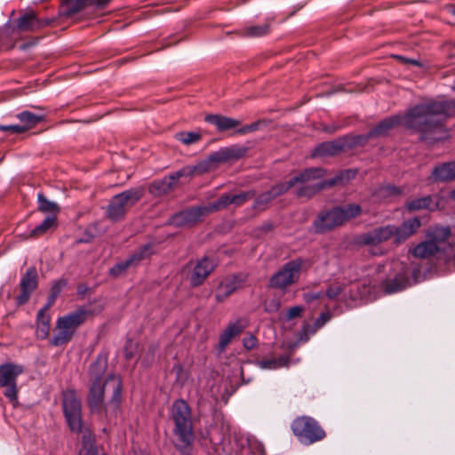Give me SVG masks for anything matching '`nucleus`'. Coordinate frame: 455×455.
<instances>
[{
    "mask_svg": "<svg viewBox=\"0 0 455 455\" xmlns=\"http://www.w3.org/2000/svg\"><path fill=\"white\" fill-rule=\"evenodd\" d=\"M205 120L211 124H213L218 130L227 131L229 129L236 128L240 125V121L222 116L209 115L205 117Z\"/></svg>",
    "mask_w": 455,
    "mask_h": 455,
    "instance_id": "obj_29",
    "label": "nucleus"
},
{
    "mask_svg": "<svg viewBox=\"0 0 455 455\" xmlns=\"http://www.w3.org/2000/svg\"><path fill=\"white\" fill-rule=\"evenodd\" d=\"M402 191L400 188L394 186H386L380 188L379 190V196H389L401 195Z\"/></svg>",
    "mask_w": 455,
    "mask_h": 455,
    "instance_id": "obj_48",
    "label": "nucleus"
},
{
    "mask_svg": "<svg viewBox=\"0 0 455 455\" xmlns=\"http://www.w3.org/2000/svg\"><path fill=\"white\" fill-rule=\"evenodd\" d=\"M280 302L278 300H272L266 305V310L268 312H275L280 308Z\"/></svg>",
    "mask_w": 455,
    "mask_h": 455,
    "instance_id": "obj_56",
    "label": "nucleus"
},
{
    "mask_svg": "<svg viewBox=\"0 0 455 455\" xmlns=\"http://www.w3.org/2000/svg\"><path fill=\"white\" fill-rule=\"evenodd\" d=\"M450 198L453 201H455V188L451 191L450 193Z\"/></svg>",
    "mask_w": 455,
    "mask_h": 455,
    "instance_id": "obj_61",
    "label": "nucleus"
},
{
    "mask_svg": "<svg viewBox=\"0 0 455 455\" xmlns=\"http://www.w3.org/2000/svg\"><path fill=\"white\" fill-rule=\"evenodd\" d=\"M129 346H132V342L128 343L125 347V356L126 358H132L133 356L132 352L128 351Z\"/></svg>",
    "mask_w": 455,
    "mask_h": 455,
    "instance_id": "obj_60",
    "label": "nucleus"
},
{
    "mask_svg": "<svg viewBox=\"0 0 455 455\" xmlns=\"http://www.w3.org/2000/svg\"><path fill=\"white\" fill-rule=\"evenodd\" d=\"M344 223L345 218L339 207L320 215L315 221V228L318 232H325Z\"/></svg>",
    "mask_w": 455,
    "mask_h": 455,
    "instance_id": "obj_15",
    "label": "nucleus"
},
{
    "mask_svg": "<svg viewBox=\"0 0 455 455\" xmlns=\"http://www.w3.org/2000/svg\"><path fill=\"white\" fill-rule=\"evenodd\" d=\"M75 333L74 331L59 318L56 323V332L51 340V344L54 347L67 344L72 339Z\"/></svg>",
    "mask_w": 455,
    "mask_h": 455,
    "instance_id": "obj_24",
    "label": "nucleus"
},
{
    "mask_svg": "<svg viewBox=\"0 0 455 455\" xmlns=\"http://www.w3.org/2000/svg\"><path fill=\"white\" fill-rule=\"evenodd\" d=\"M108 367V360L106 355H100L97 357L95 362L91 365L90 377L91 381L103 383L106 379H103L105 372Z\"/></svg>",
    "mask_w": 455,
    "mask_h": 455,
    "instance_id": "obj_27",
    "label": "nucleus"
},
{
    "mask_svg": "<svg viewBox=\"0 0 455 455\" xmlns=\"http://www.w3.org/2000/svg\"><path fill=\"white\" fill-rule=\"evenodd\" d=\"M290 356L289 355H281L277 358L262 360L259 362V366L262 369H270L275 370L281 367H286L289 365Z\"/></svg>",
    "mask_w": 455,
    "mask_h": 455,
    "instance_id": "obj_36",
    "label": "nucleus"
},
{
    "mask_svg": "<svg viewBox=\"0 0 455 455\" xmlns=\"http://www.w3.org/2000/svg\"><path fill=\"white\" fill-rule=\"evenodd\" d=\"M65 283H66L64 281L60 280L53 284V286L52 287V294H51L50 301L47 305V307H50L52 305L53 301L55 300L56 297L60 292V291H61L62 287L65 285Z\"/></svg>",
    "mask_w": 455,
    "mask_h": 455,
    "instance_id": "obj_47",
    "label": "nucleus"
},
{
    "mask_svg": "<svg viewBox=\"0 0 455 455\" xmlns=\"http://www.w3.org/2000/svg\"><path fill=\"white\" fill-rule=\"evenodd\" d=\"M109 0H92V3L90 5H95L99 8H104L108 4Z\"/></svg>",
    "mask_w": 455,
    "mask_h": 455,
    "instance_id": "obj_57",
    "label": "nucleus"
},
{
    "mask_svg": "<svg viewBox=\"0 0 455 455\" xmlns=\"http://www.w3.org/2000/svg\"><path fill=\"white\" fill-rule=\"evenodd\" d=\"M176 140L184 145L196 143L199 140V132H180L175 134Z\"/></svg>",
    "mask_w": 455,
    "mask_h": 455,
    "instance_id": "obj_40",
    "label": "nucleus"
},
{
    "mask_svg": "<svg viewBox=\"0 0 455 455\" xmlns=\"http://www.w3.org/2000/svg\"><path fill=\"white\" fill-rule=\"evenodd\" d=\"M63 411L71 431L82 432L81 401L72 390L63 395Z\"/></svg>",
    "mask_w": 455,
    "mask_h": 455,
    "instance_id": "obj_9",
    "label": "nucleus"
},
{
    "mask_svg": "<svg viewBox=\"0 0 455 455\" xmlns=\"http://www.w3.org/2000/svg\"><path fill=\"white\" fill-rule=\"evenodd\" d=\"M171 419L174 423L173 434L176 447L186 455H189L194 442L191 412L183 400L176 401L171 408Z\"/></svg>",
    "mask_w": 455,
    "mask_h": 455,
    "instance_id": "obj_3",
    "label": "nucleus"
},
{
    "mask_svg": "<svg viewBox=\"0 0 455 455\" xmlns=\"http://www.w3.org/2000/svg\"><path fill=\"white\" fill-rule=\"evenodd\" d=\"M375 286H376V283H373V284L369 283V285H368V286H366V284H365V283H363V290H362V291H360V292H359V296H360L361 298H364V297H366V296L370 295V294H371V291L375 288Z\"/></svg>",
    "mask_w": 455,
    "mask_h": 455,
    "instance_id": "obj_55",
    "label": "nucleus"
},
{
    "mask_svg": "<svg viewBox=\"0 0 455 455\" xmlns=\"http://www.w3.org/2000/svg\"><path fill=\"white\" fill-rule=\"evenodd\" d=\"M454 89H455V87H454Z\"/></svg>",
    "mask_w": 455,
    "mask_h": 455,
    "instance_id": "obj_63",
    "label": "nucleus"
},
{
    "mask_svg": "<svg viewBox=\"0 0 455 455\" xmlns=\"http://www.w3.org/2000/svg\"><path fill=\"white\" fill-rule=\"evenodd\" d=\"M243 281L244 280L238 275L226 277L217 288L216 299L218 301H224L233 292L242 287Z\"/></svg>",
    "mask_w": 455,
    "mask_h": 455,
    "instance_id": "obj_20",
    "label": "nucleus"
},
{
    "mask_svg": "<svg viewBox=\"0 0 455 455\" xmlns=\"http://www.w3.org/2000/svg\"><path fill=\"white\" fill-rule=\"evenodd\" d=\"M444 260L446 262L453 261L455 263V245L447 244L443 249Z\"/></svg>",
    "mask_w": 455,
    "mask_h": 455,
    "instance_id": "obj_50",
    "label": "nucleus"
},
{
    "mask_svg": "<svg viewBox=\"0 0 455 455\" xmlns=\"http://www.w3.org/2000/svg\"><path fill=\"white\" fill-rule=\"evenodd\" d=\"M305 262L297 259L287 262L269 280V285L273 288L285 291L287 287L299 281Z\"/></svg>",
    "mask_w": 455,
    "mask_h": 455,
    "instance_id": "obj_7",
    "label": "nucleus"
},
{
    "mask_svg": "<svg viewBox=\"0 0 455 455\" xmlns=\"http://www.w3.org/2000/svg\"><path fill=\"white\" fill-rule=\"evenodd\" d=\"M427 236L428 240L442 247V244L451 236V229L448 227L435 226L428 229Z\"/></svg>",
    "mask_w": 455,
    "mask_h": 455,
    "instance_id": "obj_31",
    "label": "nucleus"
},
{
    "mask_svg": "<svg viewBox=\"0 0 455 455\" xmlns=\"http://www.w3.org/2000/svg\"><path fill=\"white\" fill-rule=\"evenodd\" d=\"M198 212L197 210H193L190 212H180L176 215L173 219V221L177 225L187 224L192 221H196L197 220Z\"/></svg>",
    "mask_w": 455,
    "mask_h": 455,
    "instance_id": "obj_41",
    "label": "nucleus"
},
{
    "mask_svg": "<svg viewBox=\"0 0 455 455\" xmlns=\"http://www.w3.org/2000/svg\"><path fill=\"white\" fill-rule=\"evenodd\" d=\"M216 262L212 258H204L201 260V276L207 277L215 268Z\"/></svg>",
    "mask_w": 455,
    "mask_h": 455,
    "instance_id": "obj_44",
    "label": "nucleus"
},
{
    "mask_svg": "<svg viewBox=\"0 0 455 455\" xmlns=\"http://www.w3.org/2000/svg\"><path fill=\"white\" fill-rule=\"evenodd\" d=\"M153 252L152 245L146 244L143 247L136 251L127 259L116 263L109 270L111 275L117 277L123 275L129 267L137 266L141 260L148 258Z\"/></svg>",
    "mask_w": 455,
    "mask_h": 455,
    "instance_id": "obj_12",
    "label": "nucleus"
},
{
    "mask_svg": "<svg viewBox=\"0 0 455 455\" xmlns=\"http://www.w3.org/2000/svg\"><path fill=\"white\" fill-rule=\"evenodd\" d=\"M323 297V293L319 291V292H309V293H305L303 295V298L305 299V301L307 303H311L312 301L315 300V299H322Z\"/></svg>",
    "mask_w": 455,
    "mask_h": 455,
    "instance_id": "obj_53",
    "label": "nucleus"
},
{
    "mask_svg": "<svg viewBox=\"0 0 455 455\" xmlns=\"http://www.w3.org/2000/svg\"><path fill=\"white\" fill-rule=\"evenodd\" d=\"M323 175V171L319 168L306 169L298 175L291 178L289 181L279 183L271 188L268 193H271L273 198L284 194L291 188L296 186L298 183H305L313 179H319Z\"/></svg>",
    "mask_w": 455,
    "mask_h": 455,
    "instance_id": "obj_10",
    "label": "nucleus"
},
{
    "mask_svg": "<svg viewBox=\"0 0 455 455\" xmlns=\"http://www.w3.org/2000/svg\"><path fill=\"white\" fill-rule=\"evenodd\" d=\"M144 196V188L140 187L127 189L111 198L107 207V217L112 221H118L124 218L130 208L139 202Z\"/></svg>",
    "mask_w": 455,
    "mask_h": 455,
    "instance_id": "obj_5",
    "label": "nucleus"
},
{
    "mask_svg": "<svg viewBox=\"0 0 455 455\" xmlns=\"http://www.w3.org/2000/svg\"><path fill=\"white\" fill-rule=\"evenodd\" d=\"M271 228L270 225L266 226V229L269 230Z\"/></svg>",
    "mask_w": 455,
    "mask_h": 455,
    "instance_id": "obj_62",
    "label": "nucleus"
},
{
    "mask_svg": "<svg viewBox=\"0 0 455 455\" xmlns=\"http://www.w3.org/2000/svg\"><path fill=\"white\" fill-rule=\"evenodd\" d=\"M245 329V324L242 320L230 323L220 337L219 346L224 349L230 341L238 336Z\"/></svg>",
    "mask_w": 455,
    "mask_h": 455,
    "instance_id": "obj_23",
    "label": "nucleus"
},
{
    "mask_svg": "<svg viewBox=\"0 0 455 455\" xmlns=\"http://www.w3.org/2000/svg\"><path fill=\"white\" fill-rule=\"evenodd\" d=\"M255 196V192L253 190H249L246 192H242L236 195L225 194L222 195L211 207L209 211L212 210H221L226 208L230 204H235V206H240L246 203L247 201L253 198Z\"/></svg>",
    "mask_w": 455,
    "mask_h": 455,
    "instance_id": "obj_18",
    "label": "nucleus"
},
{
    "mask_svg": "<svg viewBox=\"0 0 455 455\" xmlns=\"http://www.w3.org/2000/svg\"><path fill=\"white\" fill-rule=\"evenodd\" d=\"M92 0H63L61 8L65 16H71L90 5Z\"/></svg>",
    "mask_w": 455,
    "mask_h": 455,
    "instance_id": "obj_34",
    "label": "nucleus"
},
{
    "mask_svg": "<svg viewBox=\"0 0 455 455\" xmlns=\"http://www.w3.org/2000/svg\"><path fill=\"white\" fill-rule=\"evenodd\" d=\"M315 179H313L305 183H298L297 185H299L300 187L297 190V196L299 197H307L309 198L315 195L320 190L327 188L331 187L338 181L339 179H332L328 181H320L315 184H309V182L315 180Z\"/></svg>",
    "mask_w": 455,
    "mask_h": 455,
    "instance_id": "obj_21",
    "label": "nucleus"
},
{
    "mask_svg": "<svg viewBox=\"0 0 455 455\" xmlns=\"http://www.w3.org/2000/svg\"><path fill=\"white\" fill-rule=\"evenodd\" d=\"M455 114L454 100H429L410 108L403 115H397L380 121L368 133V138L386 135L397 125H403L421 133L423 140L436 141L444 138L442 118Z\"/></svg>",
    "mask_w": 455,
    "mask_h": 455,
    "instance_id": "obj_1",
    "label": "nucleus"
},
{
    "mask_svg": "<svg viewBox=\"0 0 455 455\" xmlns=\"http://www.w3.org/2000/svg\"><path fill=\"white\" fill-rule=\"evenodd\" d=\"M198 166L188 165L170 175L153 181L148 187V192L155 197L164 196L172 192L180 184L188 182L197 172Z\"/></svg>",
    "mask_w": 455,
    "mask_h": 455,
    "instance_id": "obj_4",
    "label": "nucleus"
},
{
    "mask_svg": "<svg viewBox=\"0 0 455 455\" xmlns=\"http://www.w3.org/2000/svg\"><path fill=\"white\" fill-rule=\"evenodd\" d=\"M419 218H412L404 221L401 226H394V243L399 245L410 238L420 228Z\"/></svg>",
    "mask_w": 455,
    "mask_h": 455,
    "instance_id": "obj_19",
    "label": "nucleus"
},
{
    "mask_svg": "<svg viewBox=\"0 0 455 455\" xmlns=\"http://www.w3.org/2000/svg\"><path fill=\"white\" fill-rule=\"evenodd\" d=\"M331 318V315L330 312H323L315 320L314 327L311 329L309 324L304 325L303 331L305 332V334H307V332L314 334L317 329L323 326L328 321H330Z\"/></svg>",
    "mask_w": 455,
    "mask_h": 455,
    "instance_id": "obj_38",
    "label": "nucleus"
},
{
    "mask_svg": "<svg viewBox=\"0 0 455 455\" xmlns=\"http://www.w3.org/2000/svg\"><path fill=\"white\" fill-rule=\"evenodd\" d=\"M37 287V272L36 267L27 269L26 274L20 280V294L17 297L20 305L26 303L33 291Z\"/></svg>",
    "mask_w": 455,
    "mask_h": 455,
    "instance_id": "obj_16",
    "label": "nucleus"
},
{
    "mask_svg": "<svg viewBox=\"0 0 455 455\" xmlns=\"http://www.w3.org/2000/svg\"><path fill=\"white\" fill-rule=\"evenodd\" d=\"M51 22L52 20L48 19H39L34 11L29 10L17 19L16 25L20 31L35 32L50 25Z\"/></svg>",
    "mask_w": 455,
    "mask_h": 455,
    "instance_id": "obj_14",
    "label": "nucleus"
},
{
    "mask_svg": "<svg viewBox=\"0 0 455 455\" xmlns=\"http://www.w3.org/2000/svg\"><path fill=\"white\" fill-rule=\"evenodd\" d=\"M89 315L90 312L88 310L78 308L72 313L60 317V319L76 332L77 328L86 321Z\"/></svg>",
    "mask_w": 455,
    "mask_h": 455,
    "instance_id": "obj_26",
    "label": "nucleus"
},
{
    "mask_svg": "<svg viewBox=\"0 0 455 455\" xmlns=\"http://www.w3.org/2000/svg\"><path fill=\"white\" fill-rule=\"evenodd\" d=\"M339 129H340V126L336 125V124H332V125L324 127V131H326L328 132H335L336 131H338Z\"/></svg>",
    "mask_w": 455,
    "mask_h": 455,
    "instance_id": "obj_59",
    "label": "nucleus"
},
{
    "mask_svg": "<svg viewBox=\"0 0 455 455\" xmlns=\"http://www.w3.org/2000/svg\"><path fill=\"white\" fill-rule=\"evenodd\" d=\"M122 384L119 377L108 376L103 383L92 382L88 404L92 412L116 411L121 403Z\"/></svg>",
    "mask_w": 455,
    "mask_h": 455,
    "instance_id": "obj_2",
    "label": "nucleus"
},
{
    "mask_svg": "<svg viewBox=\"0 0 455 455\" xmlns=\"http://www.w3.org/2000/svg\"><path fill=\"white\" fill-rule=\"evenodd\" d=\"M0 131L4 132H11L12 133H23L24 129L21 127V125H0Z\"/></svg>",
    "mask_w": 455,
    "mask_h": 455,
    "instance_id": "obj_52",
    "label": "nucleus"
},
{
    "mask_svg": "<svg viewBox=\"0 0 455 455\" xmlns=\"http://www.w3.org/2000/svg\"><path fill=\"white\" fill-rule=\"evenodd\" d=\"M342 291H343L342 284H340L339 283H331L329 286V288L327 289L326 296L329 299H333L337 298L341 293Z\"/></svg>",
    "mask_w": 455,
    "mask_h": 455,
    "instance_id": "obj_46",
    "label": "nucleus"
},
{
    "mask_svg": "<svg viewBox=\"0 0 455 455\" xmlns=\"http://www.w3.org/2000/svg\"><path fill=\"white\" fill-rule=\"evenodd\" d=\"M17 118L22 123L21 127L24 132L34 128L36 124L43 122V115H36L30 111H22L17 115Z\"/></svg>",
    "mask_w": 455,
    "mask_h": 455,
    "instance_id": "obj_33",
    "label": "nucleus"
},
{
    "mask_svg": "<svg viewBox=\"0 0 455 455\" xmlns=\"http://www.w3.org/2000/svg\"><path fill=\"white\" fill-rule=\"evenodd\" d=\"M340 208L345 218V222L359 216L362 212V208L360 205L355 204H348Z\"/></svg>",
    "mask_w": 455,
    "mask_h": 455,
    "instance_id": "obj_42",
    "label": "nucleus"
},
{
    "mask_svg": "<svg viewBox=\"0 0 455 455\" xmlns=\"http://www.w3.org/2000/svg\"><path fill=\"white\" fill-rule=\"evenodd\" d=\"M444 247H440L439 244H435L433 241L427 240L417 244L415 247L410 250V252L418 259H425L431 257L438 256L440 259L444 260Z\"/></svg>",
    "mask_w": 455,
    "mask_h": 455,
    "instance_id": "obj_17",
    "label": "nucleus"
},
{
    "mask_svg": "<svg viewBox=\"0 0 455 455\" xmlns=\"http://www.w3.org/2000/svg\"><path fill=\"white\" fill-rule=\"evenodd\" d=\"M269 28L267 24L251 26L245 29V34L249 36H261L268 33Z\"/></svg>",
    "mask_w": 455,
    "mask_h": 455,
    "instance_id": "obj_45",
    "label": "nucleus"
},
{
    "mask_svg": "<svg viewBox=\"0 0 455 455\" xmlns=\"http://www.w3.org/2000/svg\"><path fill=\"white\" fill-rule=\"evenodd\" d=\"M56 218L54 216H49L34 229L31 230L29 237L36 238L45 234L55 223Z\"/></svg>",
    "mask_w": 455,
    "mask_h": 455,
    "instance_id": "obj_37",
    "label": "nucleus"
},
{
    "mask_svg": "<svg viewBox=\"0 0 455 455\" xmlns=\"http://www.w3.org/2000/svg\"><path fill=\"white\" fill-rule=\"evenodd\" d=\"M257 343H258L257 339L253 335H250L243 339V347L248 350H251V349H253L254 347H256Z\"/></svg>",
    "mask_w": 455,
    "mask_h": 455,
    "instance_id": "obj_51",
    "label": "nucleus"
},
{
    "mask_svg": "<svg viewBox=\"0 0 455 455\" xmlns=\"http://www.w3.org/2000/svg\"><path fill=\"white\" fill-rule=\"evenodd\" d=\"M248 148L240 145L222 148L209 156L208 164H222L237 161L246 156Z\"/></svg>",
    "mask_w": 455,
    "mask_h": 455,
    "instance_id": "obj_11",
    "label": "nucleus"
},
{
    "mask_svg": "<svg viewBox=\"0 0 455 455\" xmlns=\"http://www.w3.org/2000/svg\"><path fill=\"white\" fill-rule=\"evenodd\" d=\"M198 266L199 265H196L195 267L194 274H193V276H192V279H191L192 284L195 285V286L199 283V272L197 271Z\"/></svg>",
    "mask_w": 455,
    "mask_h": 455,
    "instance_id": "obj_58",
    "label": "nucleus"
},
{
    "mask_svg": "<svg viewBox=\"0 0 455 455\" xmlns=\"http://www.w3.org/2000/svg\"><path fill=\"white\" fill-rule=\"evenodd\" d=\"M273 199V196L268 191L262 193L255 199L253 208L258 211H263Z\"/></svg>",
    "mask_w": 455,
    "mask_h": 455,
    "instance_id": "obj_43",
    "label": "nucleus"
},
{
    "mask_svg": "<svg viewBox=\"0 0 455 455\" xmlns=\"http://www.w3.org/2000/svg\"><path fill=\"white\" fill-rule=\"evenodd\" d=\"M394 225L377 228L361 235L358 238V242L363 245L376 246L390 238H394Z\"/></svg>",
    "mask_w": 455,
    "mask_h": 455,
    "instance_id": "obj_13",
    "label": "nucleus"
},
{
    "mask_svg": "<svg viewBox=\"0 0 455 455\" xmlns=\"http://www.w3.org/2000/svg\"><path fill=\"white\" fill-rule=\"evenodd\" d=\"M408 277L405 271H401L393 279H388L384 283L387 293H394L404 289L408 284Z\"/></svg>",
    "mask_w": 455,
    "mask_h": 455,
    "instance_id": "obj_28",
    "label": "nucleus"
},
{
    "mask_svg": "<svg viewBox=\"0 0 455 455\" xmlns=\"http://www.w3.org/2000/svg\"><path fill=\"white\" fill-rule=\"evenodd\" d=\"M38 209L42 212H57L59 211L58 205L46 199L43 194H38Z\"/></svg>",
    "mask_w": 455,
    "mask_h": 455,
    "instance_id": "obj_39",
    "label": "nucleus"
},
{
    "mask_svg": "<svg viewBox=\"0 0 455 455\" xmlns=\"http://www.w3.org/2000/svg\"><path fill=\"white\" fill-rule=\"evenodd\" d=\"M345 147L346 142L343 140L323 142L314 150L312 156H334L343 151Z\"/></svg>",
    "mask_w": 455,
    "mask_h": 455,
    "instance_id": "obj_22",
    "label": "nucleus"
},
{
    "mask_svg": "<svg viewBox=\"0 0 455 455\" xmlns=\"http://www.w3.org/2000/svg\"><path fill=\"white\" fill-rule=\"evenodd\" d=\"M47 306L39 310L37 314L36 336L41 339L48 337L50 332V315L46 314Z\"/></svg>",
    "mask_w": 455,
    "mask_h": 455,
    "instance_id": "obj_32",
    "label": "nucleus"
},
{
    "mask_svg": "<svg viewBox=\"0 0 455 455\" xmlns=\"http://www.w3.org/2000/svg\"><path fill=\"white\" fill-rule=\"evenodd\" d=\"M80 455H95L98 453L94 445V439L90 431H85L82 436V448Z\"/></svg>",
    "mask_w": 455,
    "mask_h": 455,
    "instance_id": "obj_35",
    "label": "nucleus"
},
{
    "mask_svg": "<svg viewBox=\"0 0 455 455\" xmlns=\"http://www.w3.org/2000/svg\"><path fill=\"white\" fill-rule=\"evenodd\" d=\"M303 312L304 307L302 306L291 307L286 312V319L291 320L293 318L299 317Z\"/></svg>",
    "mask_w": 455,
    "mask_h": 455,
    "instance_id": "obj_49",
    "label": "nucleus"
},
{
    "mask_svg": "<svg viewBox=\"0 0 455 455\" xmlns=\"http://www.w3.org/2000/svg\"><path fill=\"white\" fill-rule=\"evenodd\" d=\"M291 430L299 442L305 444L319 442L326 435L319 423L308 416L296 418L291 423Z\"/></svg>",
    "mask_w": 455,
    "mask_h": 455,
    "instance_id": "obj_6",
    "label": "nucleus"
},
{
    "mask_svg": "<svg viewBox=\"0 0 455 455\" xmlns=\"http://www.w3.org/2000/svg\"><path fill=\"white\" fill-rule=\"evenodd\" d=\"M436 206L437 204L433 207V197L431 196L410 199L407 200L405 204V207L409 212H416L420 210L433 211Z\"/></svg>",
    "mask_w": 455,
    "mask_h": 455,
    "instance_id": "obj_30",
    "label": "nucleus"
},
{
    "mask_svg": "<svg viewBox=\"0 0 455 455\" xmlns=\"http://www.w3.org/2000/svg\"><path fill=\"white\" fill-rule=\"evenodd\" d=\"M22 372L21 365L13 363L0 365V387L4 388V395L14 406L18 403L17 377Z\"/></svg>",
    "mask_w": 455,
    "mask_h": 455,
    "instance_id": "obj_8",
    "label": "nucleus"
},
{
    "mask_svg": "<svg viewBox=\"0 0 455 455\" xmlns=\"http://www.w3.org/2000/svg\"><path fill=\"white\" fill-rule=\"evenodd\" d=\"M432 178L435 181L448 182L455 180V162L443 163L434 168Z\"/></svg>",
    "mask_w": 455,
    "mask_h": 455,
    "instance_id": "obj_25",
    "label": "nucleus"
},
{
    "mask_svg": "<svg viewBox=\"0 0 455 455\" xmlns=\"http://www.w3.org/2000/svg\"><path fill=\"white\" fill-rule=\"evenodd\" d=\"M257 129H258V124L253 123L251 124H247V125L243 126L242 128L238 129L236 131V132L239 134H245V133L256 131Z\"/></svg>",
    "mask_w": 455,
    "mask_h": 455,
    "instance_id": "obj_54",
    "label": "nucleus"
}]
</instances>
